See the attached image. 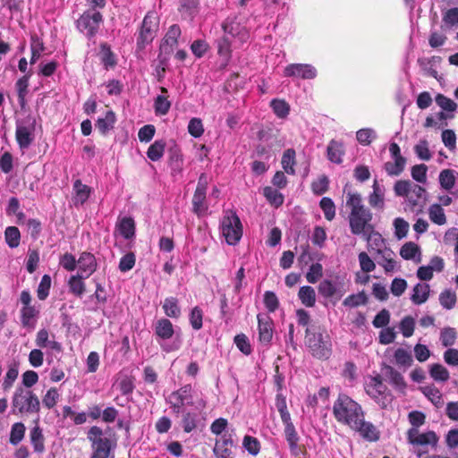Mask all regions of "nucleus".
Here are the masks:
<instances>
[{"mask_svg": "<svg viewBox=\"0 0 458 458\" xmlns=\"http://www.w3.org/2000/svg\"><path fill=\"white\" fill-rule=\"evenodd\" d=\"M208 187V177L202 174H200L196 191L192 198L193 211L198 215L204 214L208 206L206 205V194Z\"/></svg>", "mask_w": 458, "mask_h": 458, "instance_id": "2eb2a0df", "label": "nucleus"}, {"mask_svg": "<svg viewBox=\"0 0 458 458\" xmlns=\"http://www.w3.org/2000/svg\"><path fill=\"white\" fill-rule=\"evenodd\" d=\"M13 413L32 414L40 410L38 397L30 389L17 386L12 397Z\"/></svg>", "mask_w": 458, "mask_h": 458, "instance_id": "20e7f679", "label": "nucleus"}, {"mask_svg": "<svg viewBox=\"0 0 458 458\" xmlns=\"http://www.w3.org/2000/svg\"><path fill=\"white\" fill-rule=\"evenodd\" d=\"M171 107V102L167 99L165 95H158L154 103V109L157 115L166 114Z\"/></svg>", "mask_w": 458, "mask_h": 458, "instance_id": "864d4df0", "label": "nucleus"}, {"mask_svg": "<svg viewBox=\"0 0 458 458\" xmlns=\"http://www.w3.org/2000/svg\"><path fill=\"white\" fill-rule=\"evenodd\" d=\"M428 214L430 221L437 225H444L447 219L444 208L440 204H432L428 207Z\"/></svg>", "mask_w": 458, "mask_h": 458, "instance_id": "c9c22d12", "label": "nucleus"}, {"mask_svg": "<svg viewBox=\"0 0 458 458\" xmlns=\"http://www.w3.org/2000/svg\"><path fill=\"white\" fill-rule=\"evenodd\" d=\"M78 275L89 278L98 267L95 256L89 252H82L77 259Z\"/></svg>", "mask_w": 458, "mask_h": 458, "instance_id": "a211bd4d", "label": "nucleus"}, {"mask_svg": "<svg viewBox=\"0 0 458 458\" xmlns=\"http://www.w3.org/2000/svg\"><path fill=\"white\" fill-rule=\"evenodd\" d=\"M420 390L436 407L439 408L444 404L442 394L435 386H425Z\"/></svg>", "mask_w": 458, "mask_h": 458, "instance_id": "4c0bfd02", "label": "nucleus"}, {"mask_svg": "<svg viewBox=\"0 0 458 458\" xmlns=\"http://www.w3.org/2000/svg\"><path fill=\"white\" fill-rule=\"evenodd\" d=\"M51 287V277L48 275H44L38 286L37 296L40 301L47 298Z\"/></svg>", "mask_w": 458, "mask_h": 458, "instance_id": "680f3d73", "label": "nucleus"}, {"mask_svg": "<svg viewBox=\"0 0 458 458\" xmlns=\"http://www.w3.org/2000/svg\"><path fill=\"white\" fill-rule=\"evenodd\" d=\"M394 358L396 365L403 368L411 367L413 361L411 352L403 348L396 349L394 354Z\"/></svg>", "mask_w": 458, "mask_h": 458, "instance_id": "79ce46f5", "label": "nucleus"}, {"mask_svg": "<svg viewBox=\"0 0 458 458\" xmlns=\"http://www.w3.org/2000/svg\"><path fill=\"white\" fill-rule=\"evenodd\" d=\"M73 205L79 207L88 200L91 193V189L88 185L83 184L81 180H76L73 183Z\"/></svg>", "mask_w": 458, "mask_h": 458, "instance_id": "393cba45", "label": "nucleus"}, {"mask_svg": "<svg viewBox=\"0 0 458 458\" xmlns=\"http://www.w3.org/2000/svg\"><path fill=\"white\" fill-rule=\"evenodd\" d=\"M88 439L91 443L92 454L90 458H109L111 451L116 444L106 437L101 428L91 427L88 431Z\"/></svg>", "mask_w": 458, "mask_h": 458, "instance_id": "423d86ee", "label": "nucleus"}, {"mask_svg": "<svg viewBox=\"0 0 458 458\" xmlns=\"http://www.w3.org/2000/svg\"><path fill=\"white\" fill-rule=\"evenodd\" d=\"M157 30V18L154 13H148L142 21L138 38V46L140 48L149 44L156 36Z\"/></svg>", "mask_w": 458, "mask_h": 458, "instance_id": "ddd939ff", "label": "nucleus"}, {"mask_svg": "<svg viewBox=\"0 0 458 458\" xmlns=\"http://www.w3.org/2000/svg\"><path fill=\"white\" fill-rule=\"evenodd\" d=\"M165 148V142L164 140H156L149 146L147 156L151 161H157L163 157Z\"/></svg>", "mask_w": 458, "mask_h": 458, "instance_id": "c03bdc74", "label": "nucleus"}, {"mask_svg": "<svg viewBox=\"0 0 458 458\" xmlns=\"http://www.w3.org/2000/svg\"><path fill=\"white\" fill-rule=\"evenodd\" d=\"M221 233L229 245H235L242 236V225L239 216L233 210H226L221 220Z\"/></svg>", "mask_w": 458, "mask_h": 458, "instance_id": "6e6552de", "label": "nucleus"}, {"mask_svg": "<svg viewBox=\"0 0 458 458\" xmlns=\"http://www.w3.org/2000/svg\"><path fill=\"white\" fill-rule=\"evenodd\" d=\"M407 439L412 445H419L422 447L429 446L432 449H435L437 445L439 437L432 430L420 432L418 428H411L407 431Z\"/></svg>", "mask_w": 458, "mask_h": 458, "instance_id": "f8f14e48", "label": "nucleus"}, {"mask_svg": "<svg viewBox=\"0 0 458 458\" xmlns=\"http://www.w3.org/2000/svg\"><path fill=\"white\" fill-rule=\"evenodd\" d=\"M295 165V151L293 148H288L284 152L282 157V166L285 173L294 174Z\"/></svg>", "mask_w": 458, "mask_h": 458, "instance_id": "de8ad7c7", "label": "nucleus"}, {"mask_svg": "<svg viewBox=\"0 0 458 458\" xmlns=\"http://www.w3.org/2000/svg\"><path fill=\"white\" fill-rule=\"evenodd\" d=\"M218 55L227 63L231 56V41L227 36H224L217 42Z\"/></svg>", "mask_w": 458, "mask_h": 458, "instance_id": "69168bd1", "label": "nucleus"}, {"mask_svg": "<svg viewBox=\"0 0 458 458\" xmlns=\"http://www.w3.org/2000/svg\"><path fill=\"white\" fill-rule=\"evenodd\" d=\"M406 158L393 159L385 164L384 167L388 175L397 176L404 170Z\"/></svg>", "mask_w": 458, "mask_h": 458, "instance_id": "37998d69", "label": "nucleus"}, {"mask_svg": "<svg viewBox=\"0 0 458 458\" xmlns=\"http://www.w3.org/2000/svg\"><path fill=\"white\" fill-rule=\"evenodd\" d=\"M19 375V367L17 363H12L8 366L7 371L3 378L2 389L6 392L9 391Z\"/></svg>", "mask_w": 458, "mask_h": 458, "instance_id": "e433bc0d", "label": "nucleus"}, {"mask_svg": "<svg viewBox=\"0 0 458 458\" xmlns=\"http://www.w3.org/2000/svg\"><path fill=\"white\" fill-rule=\"evenodd\" d=\"M395 254L394 252L389 249L380 255H377V262L379 266H381L386 274H392L397 272L400 269V266L397 261L394 259Z\"/></svg>", "mask_w": 458, "mask_h": 458, "instance_id": "4be33fe9", "label": "nucleus"}, {"mask_svg": "<svg viewBox=\"0 0 458 458\" xmlns=\"http://www.w3.org/2000/svg\"><path fill=\"white\" fill-rule=\"evenodd\" d=\"M386 188L377 180H374L372 192L369 195L368 200L371 208L382 210L385 208Z\"/></svg>", "mask_w": 458, "mask_h": 458, "instance_id": "412c9836", "label": "nucleus"}, {"mask_svg": "<svg viewBox=\"0 0 458 458\" xmlns=\"http://www.w3.org/2000/svg\"><path fill=\"white\" fill-rule=\"evenodd\" d=\"M242 445L245 450L251 455H257L260 451L259 441L251 436H245L242 440Z\"/></svg>", "mask_w": 458, "mask_h": 458, "instance_id": "052dcab7", "label": "nucleus"}, {"mask_svg": "<svg viewBox=\"0 0 458 458\" xmlns=\"http://www.w3.org/2000/svg\"><path fill=\"white\" fill-rule=\"evenodd\" d=\"M26 428L22 422L13 424L10 432L9 441L12 445H17L24 437Z\"/></svg>", "mask_w": 458, "mask_h": 458, "instance_id": "09e8293b", "label": "nucleus"}, {"mask_svg": "<svg viewBox=\"0 0 458 458\" xmlns=\"http://www.w3.org/2000/svg\"><path fill=\"white\" fill-rule=\"evenodd\" d=\"M362 236L367 241L368 250L377 256L390 249L383 236L374 228L363 233Z\"/></svg>", "mask_w": 458, "mask_h": 458, "instance_id": "f3484780", "label": "nucleus"}, {"mask_svg": "<svg viewBox=\"0 0 458 458\" xmlns=\"http://www.w3.org/2000/svg\"><path fill=\"white\" fill-rule=\"evenodd\" d=\"M323 276V267L320 263H313L306 274V279L310 284H316Z\"/></svg>", "mask_w": 458, "mask_h": 458, "instance_id": "0e129e2a", "label": "nucleus"}, {"mask_svg": "<svg viewBox=\"0 0 458 458\" xmlns=\"http://www.w3.org/2000/svg\"><path fill=\"white\" fill-rule=\"evenodd\" d=\"M153 327L157 341L164 352H171L181 347L180 341L174 342L173 344L165 343V341L171 339L174 335V327L168 318H161L157 319L154 323Z\"/></svg>", "mask_w": 458, "mask_h": 458, "instance_id": "9d476101", "label": "nucleus"}, {"mask_svg": "<svg viewBox=\"0 0 458 458\" xmlns=\"http://www.w3.org/2000/svg\"><path fill=\"white\" fill-rule=\"evenodd\" d=\"M318 293L324 298H331L338 293L337 285L331 280H323L318 287Z\"/></svg>", "mask_w": 458, "mask_h": 458, "instance_id": "8fccbe9b", "label": "nucleus"}, {"mask_svg": "<svg viewBox=\"0 0 458 458\" xmlns=\"http://www.w3.org/2000/svg\"><path fill=\"white\" fill-rule=\"evenodd\" d=\"M377 138V132L372 128H363L356 132L358 142L363 146L369 145Z\"/></svg>", "mask_w": 458, "mask_h": 458, "instance_id": "3c124183", "label": "nucleus"}, {"mask_svg": "<svg viewBox=\"0 0 458 458\" xmlns=\"http://www.w3.org/2000/svg\"><path fill=\"white\" fill-rule=\"evenodd\" d=\"M430 377L437 382H446L449 379V371L441 364H432L429 369Z\"/></svg>", "mask_w": 458, "mask_h": 458, "instance_id": "a18cd8bd", "label": "nucleus"}, {"mask_svg": "<svg viewBox=\"0 0 458 458\" xmlns=\"http://www.w3.org/2000/svg\"><path fill=\"white\" fill-rule=\"evenodd\" d=\"M399 328L404 337H411L415 328L414 318L411 316L404 317L400 322Z\"/></svg>", "mask_w": 458, "mask_h": 458, "instance_id": "e2e57ef3", "label": "nucleus"}, {"mask_svg": "<svg viewBox=\"0 0 458 458\" xmlns=\"http://www.w3.org/2000/svg\"><path fill=\"white\" fill-rule=\"evenodd\" d=\"M447 40L445 33L437 30H431L428 36V44L432 48L443 47Z\"/></svg>", "mask_w": 458, "mask_h": 458, "instance_id": "338daca9", "label": "nucleus"}, {"mask_svg": "<svg viewBox=\"0 0 458 458\" xmlns=\"http://www.w3.org/2000/svg\"><path fill=\"white\" fill-rule=\"evenodd\" d=\"M33 125L32 124H17L16 139L21 148H28L33 140Z\"/></svg>", "mask_w": 458, "mask_h": 458, "instance_id": "b1692460", "label": "nucleus"}, {"mask_svg": "<svg viewBox=\"0 0 458 458\" xmlns=\"http://www.w3.org/2000/svg\"><path fill=\"white\" fill-rule=\"evenodd\" d=\"M102 22V14L97 10L89 9L77 20L76 27L89 39H91L97 35Z\"/></svg>", "mask_w": 458, "mask_h": 458, "instance_id": "9b49d317", "label": "nucleus"}, {"mask_svg": "<svg viewBox=\"0 0 458 458\" xmlns=\"http://www.w3.org/2000/svg\"><path fill=\"white\" fill-rule=\"evenodd\" d=\"M35 343L39 349H48L56 352H60L62 351L61 344L55 341L54 335L50 336L48 330L46 328H42L38 331Z\"/></svg>", "mask_w": 458, "mask_h": 458, "instance_id": "aec40b11", "label": "nucleus"}, {"mask_svg": "<svg viewBox=\"0 0 458 458\" xmlns=\"http://www.w3.org/2000/svg\"><path fill=\"white\" fill-rule=\"evenodd\" d=\"M87 277L78 274L71 276L68 280V287L70 293L77 297H81L86 292V285L83 281Z\"/></svg>", "mask_w": 458, "mask_h": 458, "instance_id": "473e14b6", "label": "nucleus"}, {"mask_svg": "<svg viewBox=\"0 0 458 458\" xmlns=\"http://www.w3.org/2000/svg\"><path fill=\"white\" fill-rule=\"evenodd\" d=\"M411 185L412 183L409 181H397L394 184V191L397 196L407 197L408 200L412 203V205H417V199H413V198L410 196Z\"/></svg>", "mask_w": 458, "mask_h": 458, "instance_id": "a19ab883", "label": "nucleus"}, {"mask_svg": "<svg viewBox=\"0 0 458 458\" xmlns=\"http://www.w3.org/2000/svg\"><path fill=\"white\" fill-rule=\"evenodd\" d=\"M456 338L457 332L454 327H444L440 332V341L445 347L454 345Z\"/></svg>", "mask_w": 458, "mask_h": 458, "instance_id": "5fc2aeb1", "label": "nucleus"}, {"mask_svg": "<svg viewBox=\"0 0 458 458\" xmlns=\"http://www.w3.org/2000/svg\"><path fill=\"white\" fill-rule=\"evenodd\" d=\"M114 386L124 395L131 394L134 389L133 380L127 375H119Z\"/></svg>", "mask_w": 458, "mask_h": 458, "instance_id": "49530a36", "label": "nucleus"}, {"mask_svg": "<svg viewBox=\"0 0 458 458\" xmlns=\"http://www.w3.org/2000/svg\"><path fill=\"white\" fill-rule=\"evenodd\" d=\"M458 173L452 169H444L440 172L438 180L441 188L447 191H452L454 187Z\"/></svg>", "mask_w": 458, "mask_h": 458, "instance_id": "7c9ffc66", "label": "nucleus"}, {"mask_svg": "<svg viewBox=\"0 0 458 458\" xmlns=\"http://www.w3.org/2000/svg\"><path fill=\"white\" fill-rule=\"evenodd\" d=\"M430 293V287L426 283H418L414 285L411 294V301L415 305L425 303Z\"/></svg>", "mask_w": 458, "mask_h": 458, "instance_id": "bb28decb", "label": "nucleus"}, {"mask_svg": "<svg viewBox=\"0 0 458 458\" xmlns=\"http://www.w3.org/2000/svg\"><path fill=\"white\" fill-rule=\"evenodd\" d=\"M258 318L259 340L265 345L270 344L274 334V322L270 316L266 313H259Z\"/></svg>", "mask_w": 458, "mask_h": 458, "instance_id": "dca6fc26", "label": "nucleus"}, {"mask_svg": "<svg viewBox=\"0 0 458 458\" xmlns=\"http://www.w3.org/2000/svg\"><path fill=\"white\" fill-rule=\"evenodd\" d=\"M20 319L21 326L29 331L36 328L40 315V306L31 304L32 297L28 290H23L20 294Z\"/></svg>", "mask_w": 458, "mask_h": 458, "instance_id": "0eeeda50", "label": "nucleus"}, {"mask_svg": "<svg viewBox=\"0 0 458 458\" xmlns=\"http://www.w3.org/2000/svg\"><path fill=\"white\" fill-rule=\"evenodd\" d=\"M225 36L236 37L239 36L241 40L247 38V32L241 28L240 24L231 19H226L222 24Z\"/></svg>", "mask_w": 458, "mask_h": 458, "instance_id": "c85d7f7f", "label": "nucleus"}, {"mask_svg": "<svg viewBox=\"0 0 458 458\" xmlns=\"http://www.w3.org/2000/svg\"><path fill=\"white\" fill-rule=\"evenodd\" d=\"M165 401L174 413L183 411L186 406H191L196 411H203L208 405V400L204 394L195 392L191 384L173 391L165 398Z\"/></svg>", "mask_w": 458, "mask_h": 458, "instance_id": "7ed1b4c3", "label": "nucleus"}, {"mask_svg": "<svg viewBox=\"0 0 458 458\" xmlns=\"http://www.w3.org/2000/svg\"><path fill=\"white\" fill-rule=\"evenodd\" d=\"M120 234L125 239H131L135 234V223L131 217H123L118 224Z\"/></svg>", "mask_w": 458, "mask_h": 458, "instance_id": "ea45409f", "label": "nucleus"}, {"mask_svg": "<svg viewBox=\"0 0 458 458\" xmlns=\"http://www.w3.org/2000/svg\"><path fill=\"white\" fill-rule=\"evenodd\" d=\"M400 256L405 260H412L417 264L421 261L420 248L413 242H408L402 246Z\"/></svg>", "mask_w": 458, "mask_h": 458, "instance_id": "a878e982", "label": "nucleus"}, {"mask_svg": "<svg viewBox=\"0 0 458 458\" xmlns=\"http://www.w3.org/2000/svg\"><path fill=\"white\" fill-rule=\"evenodd\" d=\"M233 445V435L224 433L219 439H216L213 453L216 458H233L232 446Z\"/></svg>", "mask_w": 458, "mask_h": 458, "instance_id": "6ab92c4d", "label": "nucleus"}, {"mask_svg": "<svg viewBox=\"0 0 458 458\" xmlns=\"http://www.w3.org/2000/svg\"><path fill=\"white\" fill-rule=\"evenodd\" d=\"M5 242L10 248H16L20 244L21 233L17 227L8 226L4 232Z\"/></svg>", "mask_w": 458, "mask_h": 458, "instance_id": "603ef678", "label": "nucleus"}, {"mask_svg": "<svg viewBox=\"0 0 458 458\" xmlns=\"http://www.w3.org/2000/svg\"><path fill=\"white\" fill-rule=\"evenodd\" d=\"M284 76L301 80H314L318 71L310 64H290L284 69Z\"/></svg>", "mask_w": 458, "mask_h": 458, "instance_id": "4468645a", "label": "nucleus"}, {"mask_svg": "<svg viewBox=\"0 0 458 458\" xmlns=\"http://www.w3.org/2000/svg\"><path fill=\"white\" fill-rule=\"evenodd\" d=\"M364 388L366 393L382 408L387 407L393 400L386 386L378 375L367 377Z\"/></svg>", "mask_w": 458, "mask_h": 458, "instance_id": "1a4fd4ad", "label": "nucleus"}, {"mask_svg": "<svg viewBox=\"0 0 458 458\" xmlns=\"http://www.w3.org/2000/svg\"><path fill=\"white\" fill-rule=\"evenodd\" d=\"M30 439L34 452L42 454L45 451V437L38 420L36 425L30 431Z\"/></svg>", "mask_w": 458, "mask_h": 458, "instance_id": "cd10ccee", "label": "nucleus"}, {"mask_svg": "<svg viewBox=\"0 0 458 458\" xmlns=\"http://www.w3.org/2000/svg\"><path fill=\"white\" fill-rule=\"evenodd\" d=\"M443 26L447 28H453L458 26V7H453L448 9L443 14Z\"/></svg>", "mask_w": 458, "mask_h": 458, "instance_id": "13d9d810", "label": "nucleus"}, {"mask_svg": "<svg viewBox=\"0 0 458 458\" xmlns=\"http://www.w3.org/2000/svg\"><path fill=\"white\" fill-rule=\"evenodd\" d=\"M182 413L181 425L185 433H191L193 431L198 425L200 423L201 420H205V417H201L202 411H181Z\"/></svg>", "mask_w": 458, "mask_h": 458, "instance_id": "5701e85b", "label": "nucleus"}, {"mask_svg": "<svg viewBox=\"0 0 458 458\" xmlns=\"http://www.w3.org/2000/svg\"><path fill=\"white\" fill-rule=\"evenodd\" d=\"M306 344L314 357L327 359L331 354V340L319 327L307 328Z\"/></svg>", "mask_w": 458, "mask_h": 458, "instance_id": "39448f33", "label": "nucleus"}, {"mask_svg": "<svg viewBox=\"0 0 458 458\" xmlns=\"http://www.w3.org/2000/svg\"><path fill=\"white\" fill-rule=\"evenodd\" d=\"M298 297L301 303L308 308L313 307L316 303V292L311 286H301Z\"/></svg>", "mask_w": 458, "mask_h": 458, "instance_id": "58836bf2", "label": "nucleus"}, {"mask_svg": "<svg viewBox=\"0 0 458 458\" xmlns=\"http://www.w3.org/2000/svg\"><path fill=\"white\" fill-rule=\"evenodd\" d=\"M263 194L267 199V201L276 207L282 205L284 202L283 194L280 193L277 190L273 189L272 187H265L263 190Z\"/></svg>", "mask_w": 458, "mask_h": 458, "instance_id": "6e6d98bb", "label": "nucleus"}, {"mask_svg": "<svg viewBox=\"0 0 458 458\" xmlns=\"http://www.w3.org/2000/svg\"><path fill=\"white\" fill-rule=\"evenodd\" d=\"M60 399V394L55 387L49 388L42 398L43 405L47 409L55 406Z\"/></svg>", "mask_w": 458, "mask_h": 458, "instance_id": "4d7b16f0", "label": "nucleus"}, {"mask_svg": "<svg viewBox=\"0 0 458 458\" xmlns=\"http://www.w3.org/2000/svg\"><path fill=\"white\" fill-rule=\"evenodd\" d=\"M386 376L389 383L398 391L403 392L406 388V382L403 375L395 369L388 366L386 369Z\"/></svg>", "mask_w": 458, "mask_h": 458, "instance_id": "2f4dec72", "label": "nucleus"}, {"mask_svg": "<svg viewBox=\"0 0 458 458\" xmlns=\"http://www.w3.org/2000/svg\"><path fill=\"white\" fill-rule=\"evenodd\" d=\"M188 132L194 138H199L204 133V127L201 119L191 118L188 123Z\"/></svg>", "mask_w": 458, "mask_h": 458, "instance_id": "774afa93", "label": "nucleus"}, {"mask_svg": "<svg viewBox=\"0 0 458 458\" xmlns=\"http://www.w3.org/2000/svg\"><path fill=\"white\" fill-rule=\"evenodd\" d=\"M344 155V147L343 142L331 140L327 146L328 159L333 163L341 164L343 162Z\"/></svg>", "mask_w": 458, "mask_h": 458, "instance_id": "c756f323", "label": "nucleus"}, {"mask_svg": "<svg viewBox=\"0 0 458 458\" xmlns=\"http://www.w3.org/2000/svg\"><path fill=\"white\" fill-rule=\"evenodd\" d=\"M333 415L338 423L347 426L362 438L370 442L379 439V430L370 421L365 420L361 405L347 394L338 395L333 404Z\"/></svg>", "mask_w": 458, "mask_h": 458, "instance_id": "f257e3e1", "label": "nucleus"}, {"mask_svg": "<svg viewBox=\"0 0 458 458\" xmlns=\"http://www.w3.org/2000/svg\"><path fill=\"white\" fill-rule=\"evenodd\" d=\"M439 302L446 310H451L456 303V294L451 290H445L439 294Z\"/></svg>", "mask_w": 458, "mask_h": 458, "instance_id": "bf43d9fd", "label": "nucleus"}, {"mask_svg": "<svg viewBox=\"0 0 458 458\" xmlns=\"http://www.w3.org/2000/svg\"><path fill=\"white\" fill-rule=\"evenodd\" d=\"M116 117L115 114L109 110L106 113L104 117H99L97 120L96 127L102 134H106L107 131L114 128Z\"/></svg>", "mask_w": 458, "mask_h": 458, "instance_id": "72a5a7b5", "label": "nucleus"}, {"mask_svg": "<svg viewBox=\"0 0 458 458\" xmlns=\"http://www.w3.org/2000/svg\"><path fill=\"white\" fill-rule=\"evenodd\" d=\"M346 206L350 208L349 225L352 234L362 235L373 229L370 224L373 215L362 203L360 194L348 192L346 195Z\"/></svg>", "mask_w": 458, "mask_h": 458, "instance_id": "f03ea898", "label": "nucleus"}, {"mask_svg": "<svg viewBox=\"0 0 458 458\" xmlns=\"http://www.w3.org/2000/svg\"><path fill=\"white\" fill-rule=\"evenodd\" d=\"M165 314L172 318H178L182 314L178 300L174 297L165 298L162 304Z\"/></svg>", "mask_w": 458, "mask_h": 458, "instance_id": "f704fd0d", "label": "nucleus"}]
</instances>
